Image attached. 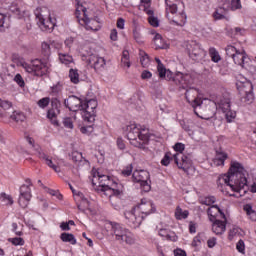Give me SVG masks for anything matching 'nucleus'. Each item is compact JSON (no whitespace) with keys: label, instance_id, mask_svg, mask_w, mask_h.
Returning a JSON list of instances; mask_svg holds the SVG:
<instances>
[{"label":"nucleus","instance_id":"30","mask_svg":"<svg viewBox=\"0 0 256 256\" xmlns=\"http://www.w3.org/2000/svg\"><path fill=\"white\" fill-rule=\"evenodd\" d=\"M243 211L246 212L248 219H250L251 221H256V211L253 210V205L245 204L243 206Z\"/></svg>","mask_w":256,"mask_h":256},{"label":"nucleus","instance_id":"55","mask_svg":"<svg viewBox=\"0 0 256 256\" xmlns=\"http://www.w3.org/2000/svg\"><path fill=\"white\" fill-rule=\"evenodd\" d=\"M157 71L159 73L160 79H165L167 68H165V65L157 66Z\"/></svg>","mask_w":256,"mask_h":256},{"label":"nucleus","instance_id":"60","mask_svg":"<svg viewBox=\"0 0 256 256\" xmlns=\"http://www.w3.org/2000/svg\"><path fill=\"white\" fill-rule=\"evenodd\" d=\"M51 107L52 109H61V101L58 98L51 99Z\"/></svg>","mask_w":256,"mask_h":256},{"label":"nucleus","instance_id":"9","mask_svg":"<svg viewBox=\"0 0 256 256\" xmlns=\"http://www.w3.org/2000/svg\"><path fill=\"white\" fill-rule=\"evenodd\" d=\"M22 67L26 73H31L36 77H43L47 73V65L43 64L39 59L33 60L30 64L23 63Z\"/></svg>","mask_w":256,"mask_h":256},{"label":"nucleus","instance_id":"19","mask_svg":"<svg viewBox=\"0 0 256 256\" xmlns=\"http://www.w3.org/2000/svg\"><path fill=\"white\" fill-rule=\"evenodd\" d=\"M185 90L186 101H188L193 108L197 107L198 103L201 102V98H199V89L188 87Z\"/></svg>","mask_w":256,"mask_h":256},{"label":"nucleus","instance_id":"33","mask_svg":"<svg viewBox=\"0 0 256 256\" xmlns=\"http://www.w3.org/2000/svg\"><path fill=\"white\" fill-rule=\"evenodd\" d=\"M175 217L178 220L187 219L189 217V210H184L183 211V209H181L178 206V207H176V210H175Z\"/></svg>","mask_w":256,"mask_h":256},{"label":"nucleus","instance_id":"8","mask_svg":"<svg viewBox=\"0 0 256 256\" xmlns=\"http://www.w3.org/2000/svg\"><path fill=\"white\" fill-rule=\"evenodd\" d=\"M237 89L240 95V101L247 105H251L253 99H255V96H253V84L249 81L240 82L237 84Z\"/></svg>","mask_w":256,"mask_h":256},{"label":"nucleus","instance_id":"50","mask_svg":"<svg viewBox=\"0 0 256 256\" xmlns=\"http://www.w3.org/2000/svg\"><path fill=\"white\" fill-rule=\"evenodd\" d=\"M45 163H46V165H48V167L53 169V171H55L56 173H59L61 171V168H59V166L53 164V160L48 158L45 160Z\"/></svg>","mask_w":256,"mask_h":256},{"label":"nucleus","instance_id":"37","mask_svg":"<svg viewBox=\"0 0 256 256\" xmlns=\"http://www.w3.org/2000/svg\"><path fill=\"white\" fill-rule=\"evenodd\" d=\"M59 60L64 64V65H69V63H73V56L65 53H59Z\"/></svg>","mask_w":256,"mask_h":256},{"label":"nucleus","instance_id":"34","mask_svg":"<svg viewBox=\"0 0 256 256\" xmlns=\"http://www.w3.org/2000/svg\"><path fill=\"white\" fill-rule=\"evenodd\" d=\"M10 119L16 123H23V121H25V114H23V112L14 111L10 116Z\"/></svg>","mask_w":256,"mask_h":256},{"label":"nucleus","instance_id":"22","mask_svg":"<svg viewBox=\"0 0 256 256\" xmlns=\"http://www.w3.org/2000/svg\"><path fill=\"white\" fill-rule=\"evenodd\" d=\"M208 216L210 221H215L217 219H225V213L221 211V208L217 205H212L211 207L208 208L207 210Z\"/></svg>","mask_w":256,"mask_h":256},{"label":"nucleus","instance_id":"44","mask_svg":"<svg viewBox=\"0 0 256 256\" xmlns=\"http://www.w3.org/2000/svg\"><path fill=\"white\" fill-rule=\"evenodd\" d=\"M70 157L74 163H79L83 160V154L78 151L72 152Z\"/></svg>","mask_w":256,"mask_h":256},{"label":"nucleus","instance_id":"36","mask_svg":"<svg viewBox=\"0 0 256 256\" xmlns=\"http://www.w3.org/2000/svg\"><path fill=\"white\" fill-rule=\"evenodd\" d=\"M29 201H31V197L23 196L20 194L18 203L22 209H27V207H29Z\"/></svg>","mask_w":256,"mask_h":256},{"label":"nucleus","instance_id":"1","mask_svg":"<svg viewBox=\"0 0 256 256\" xmlns=\"http://www.w3.org/2000/svg\"><path fill=\"white\" fill-rule=\"evenodd\" d=\"M218 185L223 189V185L230 187L232 191L236 193H247L245 187H247V170L243 167V164L233 161L227 174H224L218 178Z\"/></svg>","mask_w":256,"mask_h":256},{"label":"nucleus","instance_id":"6","mask_svg":"<svg viewBox=\"0 0 256 256\" xmlns=\"http://www.w3.org/2000/svg\"><path fill=\"white\" fill-rule=\"evenodd\" d=\"M97 99L82 101V117L85 123H95V109H97Z\"/></svg>","mask_w":256,"mask_h":256},{"label":"nucleus","instance_id":"14","mask_svg":"<svg viewBox=\"0 0 256 256\" xmlns=\"http://www.w3.org/2000/svg\"><path fill=\"white\" fill-rule=\"evenodd\" d=\"M124 217L126 220H128V225L133 229H137V227H140L141 223H143V219H145V216L137 214V210L135 208L125 211Z\"/></svg>","mask_w":256,"mask_h":256},{"label":"nucleus","instance_id":"32","mask_svg":"<svg viewBox=\"0 0 256 256\" xmlns=\"http://www.w3.org/2000/svg\"><path fill=\"white\" fill-rule=\"evenodd\" d=\"M139 55H140V63L142 67H149V64L151 63V60L149 59V55L143 50H140Z\"/></svg>","mask_w":256,"mask_h":256},{"label":"nucleus","instance_id":"41","mask_svg":"<svg viewBox=\"0 0 256 256\" xmlns=\"http://www.w3.org/2000/svg\"><path fill=\"white\" fill-rule=\"evenodd\" d=\"M0 199L3 203V205H6V206L13 205V197L11 195L2 193Z\"/></svg>","mask_w":256,"mask_h":256},{"label":"nucleus","instance_id":"57","mask_svg":"<svg viewBox=\"0 0 256 256\" xmlns=\"http://www.w3.org/2000/svg\"><path fill=\"white\" fill-rule=\"evenodd\" d=\"M148 23L152 26V27H159V19L155 16H149L148 17Z\"/></svg>","mask_w":256,"mask_h":256},{"label":"nucleus","instance_id":"38","mask_svg":"<svg viewBox=\"0 0 256 256\" xmlns=\"http://www.w3.org/2000/svg\"><path fill=\"white\" fill-rule=\"evenodd\" d=\"M209 55L214 63H219L221 61V56L215 48L209 49Z\"/></svg>","mask_w":256,"mask_h":256},{"label":"nucleus","instance_id":"53","mask_svg":"<svg viewBox=\"0 0 256 256\" xmlns=\"http://www.w3.org/2000/svg\"><path fill=\"white\" fill-rule=\"evenodd\" d=\"M9 241L12 245H25V240L21 237L10 238Z\"/></svg>","mask_w":256,"mask_h":256},{"label":"nucleus","instance_id":"7","mask_svg":"<svg viewBox=\"0 0 256 256\" xmlns=\"http://www.w3.org/2000/svg\"><path fill=\"white\" fill-rule=\"evenodd\" d=\"M166 3V17H168V19H170V21H172V23H174V25H177L178 27H183V25H185V23H187V15L185 14V12H180L178 14V18H171V16H169V13H171V15H175V13H177V4L169 1V0H165Z\"/></svg>","mask_w":256,"mask_h":256},{"label":"nucleus","instance_id":"16","mask_svg":"<svg viewBox=\"0 0 256 256\" xmlns=\"http://www.w3.org/2000/svg\"><path fill=\"white\" fill-rule=\"evenodd\" d=\"M174 83L175 85H179L180 89H189V86L193 83V78L191 74L178 72L175 74Z\"/></svg>","mask_w":256,"mask_h":256},{"label":"nucleus","instance_id":"46","mask_svg":"<svg viewBox=\"0 0 256 256\" xmlns=\"http://www.w3.org/2000/svg\"><path fill=\"white\" fill-rule=\"evenodd\" d=\"M226 51V55H228V57H232L237 54L239 52V50L237 48H235V46L233 45H228L225 49Z\"/></svg>","mask_w":256,"mask_h":256},{"label":"nucleus","instance_id":"10","mask_svg":"<svg viewBox=\"0 0 256 256\" xmlns=\"http://www.w3.org/2000/svg\"><path fill=\"white\" fill-rule=\"evenodd\" d=\"M76 1L77 7L75 15L80 25H83L84 23L95 19V16L93 15V12H91V10L87 9V7L83 6V4H80L79 0Z\"/></svg>","mask_w":256,"mask_h":256},{"label":"nucleus","instance_id":"29","mask_svg":"<svg viewBox=\"0 0 256 256\" xmlns=\"http://www.w3.org/2000/svg\"><path fill=\"white\" fill-rule=\"evenodd\" d=\"M60 239L63 241V243H71V245H77V239H75V235L71 233L63 232L60 235Z\"/></svg>","mask_w":256,"mask_h":256},{"label":"nucleus","instance_id":"2","mask_svg":"<svg viewBox=\"0 0 256 256\" xmlns=\"http://www.w3.org/2000/svg\"><path fill=\"white\" fill-rule=\"evenodd\" d=\"M126 131L127 139L130 140L131 145L138 147L139 149H145V145L149 143L151 137L149 129L137 125L136 123H132L126 126Z\"/></svg>","mask_w":256,"mask_h":256},{"label":"nucleus","instance_id":"45","mask_svg":"<svg viewBox=\"0 0 256 256\" xmlns=\"http://www.w3.org/2000/svg\"><path fill=\"white\" fill-rule=\"evenodd\" d=\"M200 203L202 205H207L209 207L213 205V203H215V196H208V197L202 198L200 200Z\"/></svg>","mask_w":256,"mask_h":256},{"label":"nucleus","instance_id":"13","mask_svg":"<svg viewBox=\"0 0 256 256\" xmlns=\"http://www.w3.org/2000/svg\"><path fill=\"white\" fill-rule=\"evenodd\" d=\"M93 177L94 178L92 179V185H95V179H97V177H98L100 191H102V192L111 191L112 195H115V197H119V195H121L123 193L119 189L109 187V183L103 182V181H109V176H107V175L101 176V175H99V172H97L96 174H94Z\"/></svg>","mask_w":256,"mask_h":256},{"label":"nucleus","instance_id":"3","mask_svg":"<svg viewBox=\"0 0 256 256\" xmlns=\"http://www.w3.org/2000/svg\"><path fill=\"white\" fill-rule=\"evenodd\" d=\"M110 233L115 237L119 243H126V245H135V235H133L129 229L124 228L117 222H110Z\"/></svg>","mask_w":256,"mask_h":256},{"label":"nucleus","instance_id":"64","mask_svg":"<svg viewBox=\"0 0 256 256\" xmlns=\"http://www.w3.org/2000/svg\"><path fill=\"white\" fill-rule=\"evenodd\" d=\"M174 255L175 256H187V252H185V250L183 249H176L174 250Z\"/></svg>","mask_w":256,"mask_h":256},{"label":"nucleus","instance_id":"63","mask_svg":"<svg viewBox=\"0 0 256 256\" xmlns=\"http://www.w3.org/2000/svg\"><path fill=\"white\" fill-rule=\"evenodd\" d=\"M201 245V236L197 235L192 241V247H199Z\"/></svg>","mask_w":256,"mask_h":256},{"label":"nucleus","instance_id":"31","mask_svg":"<svg viewBox=\"0 0 256 256\" xmlns=\"http://www.w3.org/2000/svg\"><path fill=\"white\" fill-rule=\"evenodd\" d=\"M153 43L156 49H165V41H163V36L161 34L156 33L153 38Z\"/></svg>","mask_w":256,"mask_h":256},{"label":"nucleus","instance_id":"39","mask_svg":"<svg viewBox=\"0 0 256 256\" xmlns=\"http://www.w3.org/2000/svg\"><path fill=\"white\" fill-rule=\"evenodd\" d=\"M171 161H175V159L173 158V154H171V152H166L163 159L161 160V165L167 167L169 166V163H171Z\"/></svg>","mask_w":256,"mask_h":256},{"label":"nucleus","instance_id":"23","mask_svg":"<svg viewBox=\"0 0 256 256\" xmlns=\"http://www.w3.org/2000/svg\"><path fill=\"white\" fill-rule=\"evenodd\" d=\"M149 177V172L145 170L134 171L132 174L133 181H135V183H140V185L147 183L149 181Z\"/></svg>","mask_w":256,"mask_h":256},{"label":"nucleus","instance_id":"51","mask_svg":"<svg viewBox=\"0 0 256 256\" xmlns=\"http://www.w3.org/2000/svg\"><path fill=\"white\" fill-rule=\"evenodd\" d=\"M63 125L66 129H73V118L66 117L63 119Z\"/></svg>","mask_w":256,"mask_h":256},{"label":"nucleus","instance_id":"25","mask_svg":"<svg viewBox=\"0 0 256 256\" xmlns=\"http://www.w3.org/2000/svg\"><path fill=\"white\" fill-rule=\"evenodd\" d=\"M160 237H165L167 241H177V236L175 232L170 231L169 229L162 228L159 230Z\"/></svg>","mask_w":256,"mask_h":256},{"label":"nucleus","instance_id":"4","mask_svg":"<svg viewBox=\"0 0 256 256\" xmlns=\"http://www.w3.org/2000/svg\"><path fill=\"white\" fill-rule=\"evenodd\" d=\"M193 109L195 115L201 119L209 121V119H213L217 114V103L211 100H205V102L200 100V102Z\"/></svg>","mask_w":256,"mask_h":256},{"label":"nucleus","instance_id":"62","mask_svg":"<svg viewBox=\"0 0 256 256\" xmlns=\"http://www.w3.org/2000/svg\"><path fill=\"white\" fill-rule=\"evenodd\" d=\"M17 2V0H4L3 5L4 9H10L12 5H14Z\"/></svg>","mask_w":256,"mask_h":256},{"label":"nucleus","instance_id":"28","mask_svg":"<svg viewBox=\"0 0 256 256\" xmlns=\"http://www.w3.org/2000/svg\"><path fill=\"white\" fill-rule=\"evenodd\" d=\"M61 113L60 109L51 108L47 112V117L52 121L53 125H59V122L56 120L57 116Z\"/></svg>","mask_w":256,"mask_h":256},{"label":"nucleus","instance_id":"27","mask_svg":"<svg viewBox=\"0 0 256 256\" xmlns=\"http://www.w3.org/2000/svg\"><path fill=\"white\" fill-rule=\"evenodd\" d=\"M132 33L134 41H136L138 45H143V35H141V28L137 24H134Z\"/></svg>","mask_w":256,"mask_h":256},{"label":"nucleus","instance_id":"48","mask_svg":"<svg viewBox=\"0 0 256 256\" xmlns=\"http://www.w3.org/2000/svg\"><path fill=\"white\" fill-rule=\"evenodd\" d=\"M227 159V153H220L216 156L217 165H225V160Z\"/></svg>","mask_w":256,"mask_h":256},{"label":"nucleus","instance_id":"11","mask_svg":"<svg viewBox=\"0 0 256 256\" xmlns=\"http://www.w3.org/2000/svg\"><path fill=\"white\" fill-rule=\"evenodd\" d=\"M188 55L193 61H201L205 57V50L201 48V45L197 41H190L186 45Z\"/></svg>","mask_w":256,"mask_h":256},{"label":"nucleus","instance_id":"5","mask_svg":"<svg viewBox=\"0 0 256 256\" xmlns=\"http://www.w3.org/2000/svg\"><path fill=\"white\" fill-rule=\"evenodd\" d=\"M173 149L176 151V154L173 155L174 163L177 165L178 169H182L184 173H187L189 169H191L192 162L189 157L182 154L183 151H185V144L177 142Z\"/></svg>","mask_w":256,"mask_h":256},{"label":"nucleus","instance_id":"52","mask_svg":"<svg viewBox=\"0 0 256 256\" xmlns=\"http://www.w3.org/2000/svg\"><path fill=\"white\" fill-rule=\"evenodd\" d=\"M8 11H11L14 15H21V8L17 5V2L13 4L10 8H8Z\"/></svg>","mask_w":256,"mask_h":256},{"label":"nucleus","instance_id":"42","mask_svg":"<svg viewBox=\"0 0 256 256\" xmlns=\"http://www.w3.org/2000/svg\"><path fill=\"white\" fill-rule=\"evenodd\" d=\"M42 53L45 57L51 55V42H42Z\"/></svg>","mask_w":256,"mask_h":256},{"label":"nucleus","instance_id":"49","mask_svg":"<svg viewBox=\"0 0 256 256\" xmlns=\"http://www.w3.org/2000/svg\"><path fill=\"white\" fill-rule=\"evenodd\" d=\"M80 131L84 135H91V133H93V123H90V125H88V126L81 127Z\"/></svg>","mask_w":256,"mask_h":256},{"label":"nucleus","instance_id":"61","mask_svg":"<svg viewBox=\"0 0 256 256\" xmlns=\"http://www.w3.org/2000/svg\"><path fill=\"white\" fill-rule=\"evenodd\" d=\"M237 9H241V0H232L231 1V10L237 11Z\"/></svg>","mask_w":256,"mask_h":256},{"label":"nucleus","instance_id":"35","mask_svg":"<svg viewBox=\"0 0 256 256\" xmlns=\"http://www.w3.org/2000/svg\"><path fill=\"white\" fill-rule=\"evenodd\" d=\"M69 77L71 83H74V85H77V83H79V71L77 69H70Z\"/></svg>","mask_w":256,"mask_h":256},{"label":"nucleus","instance_id":"43","mask_svg":"<svg viewBox=\"0 0 256 256\" xmlns=\"http://www.w3.org/2000/svg\"><path fill=\"white\" fill-rule=\"evenodd\" d=\"M20 195L26 196V197H33V196L31 195V188L29 187V185L23 184V185L20 187Z\"/></svg>","mask_w":256,"mask_h":256},{"label":"nucleus","instance_id":"58","mask_svg":"<svg viewBox=\"0 0 256 256\" xmlns=\"http://www.w3.org/2000/svg\"><path fill=\"white\" fill-rule=\"evenodd\" d=\"M14 81L17 83V85H19V87H25V81L23 80V76H21V74H16Z\"/></svg>","mask_w":256,"mask_h":256},{"label":"nucleus","instance_id":"40","mask_svg":"<svg viewBox=\"0 0 256 256\" xmlns=\"http://www.w3.org/2000/svg\"><path fill=\"white\" fill-rule=\"evenodd\" d=\"M213 17L216 21H219L221 19H225V8H218L213 13Z\"/></svg>","mask_w":256,"mask_h":256},{"label":"nucleus","instance_id":"47","mask_svg":"<svg viewBox=\"0 0 256 256\" xmlns=\"http://www.w3.org/2000/svg\"><path fill=\"white\" fill-rule=\"evenodd\" d=\"M50 101H51V99H50L49 97H45V98L40 99V100L37 102V105H38V107H40L41 109H45V107H48V106H49Z\"/></svg>","mask_w":256,"mask_h":256},{"label":"nucleus","instance_id":"20","mask_svg":"<svg viewBox=\"0 0 256 256\" xmlns=\"http://www.w3.org/2000/svg\"><path fill=\"white\" fill-rule=\"evenodd\" d=\"M36 19H38V25L42 31H53L55 23L51 21V18L45 20L41 12L36 13Z\"/></svg>","mask_w":256,"mask_h":256},{"label":"nucleus","instance_id":"21","mask_svg":"<svg viewBox=\"0 0 256 256\" xmlns=\"http://www.w3.org/2000/svg\"><path fill=\"white\" fill-rule=\"evenodd\" d=\"M212 231L215 235H223V232L227 229V217L224 220L221 218L212 221Z\"/></svg>","mask_w":256,"mask_h":256},{"label":"nucleus","instance_id":"56","mask_svg":"<svg viewBox=\"0 0 256 256\" xmlns=\"http://www.w3.org/2000/svg\"><path fill=\"white\" fill-rule=\"evenodd\" d=\"M236 249L239 253L245 254V242L240 239L236 244Z\"/></svg>","mask_w":256,"mask_h":256},{"label":"nucleus","instance_id":"54","mask_svg":"<svg viewBox=\"0 0 256 256\" xmlns=\"http://www.w3.org/2000/svg\"><path fill=\"white\" fill-rule=\"evenodd\" d=\"M0 107L4 109V111H7V109H11L12 104L8 100L0 99Z\"/></svg>","mask_w":256,"mask_h":256},{"label":"nucleus","instance_id":"24","mask_svg":"<svg viewBox=\"0 0 256 256\" xmlns=\"http://www.w3.org/2000/svg\"><path fill=\"white\" fill-rule=\"evenodd\" d=\"M81 25L84 26L87 31H99V29H101V22H99L98 17L88 20V22H84V24Z\"/></svg>","mask_w":256,"mask_h":256},{"label":"nucleus","instance_id":"26","mask_svg":"<svg viewBox=\"0 0 256 256\" xmlns=\"http://www.w3.org/2000/svg\"><path fill=\"white\" fill-rule=\"evenodd\" d=\"M235 65H240V67H245V59H247V56L243 52H237L233 57H232Z\"/></svg>","mask_w":256,"mask_h":256},{"label":"nucleus","instance_id":"17","mask_svg":"<svg viewBox=\"0 0 256 256\" xmlns=\"http://www.w3.org/2000/svg\"><path fill=\"white\" fill-rule=\"evenodd\" d=\"M64 105L69 111H82L83 100L75 95L69 96L64 100Z\"/></svg>","mask_w":256,"mask_h":256},{"label":"nucleus","instance_id":"12","mask_svg":"<svg viewBox=\"0 0 256 256\" xmlns=\"http://www.w3.org/2000/svg\"><path fill=\"white\" fill-rule=\"evenodd\" d=\"M218 107L224 113L227 123H233V120L237 117V112L231 110V99L222 98L218 102Z\"/></svg>","mask_w":256,"mask_h":256},{"label":"nucleus","instance_id":"18","mask_svg":"<svg viewBox=\"0 0 256 256\" xmlns=\"http://www.w3.org/2000/svg\"><path fill=\"white\" fill-rule=\"evenodd\" d=\"M88 65L93 67L97 73H101L105 69V58L99 57L97 55L91 54L87 58Z\"/></svg>","mask_w":256,"mask_h":256},{"label":"nucleus","instance_id":"59","mask_svg":"<svg viewBox=\"0 0 256 256\" xmlns=\"http://www.w3.org/2000/svg\"><path fill=\"white\" fill-rule=\"evenodd\" d=\"M131 173H133V165L129 164L128 166L125 167V169L122 170V175H124V177H129V175H131Z\"/></svg>","mask_w":256,"mask_h":256},{"label":"nucleus","instance_id":"15","mask_svg":"<svg viewBox=\"0 0 256 256\" xmlns=\"http://www.w3.org/2000/svg\"><path fill=\"white\" fill-rule=\"evenodd\" d=\"M138 215H143L144 219L147 215H151V213H155V206L153 202L147 199H142L141 203L134 206Z\"/></svg>","mask_w":256,"mask_h":256}]
</instances>
